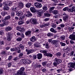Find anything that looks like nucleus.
I'll return each instance as SVG.
<instances>
[{
    "mask_svg": "<svg viewBox=\"0 0 75 75\" xmlns=\"http://www.w3.org/2000/svg\"><path fill=\"white\" fill-rule=\"evenodd\" d=\"M11 18V16L10 15L7 16H6L4 20V25H8L9 23V22L7 20H10Z\"/></svg>",
    "mask_w": 75,
    "mask_h": 75,
    "instance_id": "1",
    "label": "nucleus"
},
{
    "mask_svg": "<svg viewBox=\"0 0 75 75\" xmlns=\"http://www.w3.org/2000/svg\"><path fill=\"white\" fill-rule=\"evenodd\" d=\"M18 10V8L15 7V6H14L12 10L11 13V16L12 17H14L15 13H16V11Z\"/></svg>",
    "mask_w": 75,
    "mask_h": 75,
    "instance_id": "2",
    "label": "nucleus"
},
{
    "mask_svg": "<svg viewBox=\"0 0 75 75\" xmlns=\"http://www.w3.org/2000/svg\"><path fill=\"white\" fill-rule=\"evenodd\" d=\"M63 16H63V19L65 22H67L68 20V18H69V16L66 14L65 13H64L63 14Z\"/></svg>",
    "mask_w": 75,
    "mask_h": 75,
    "instance_id": "3",
    "label": "nucleus"
},
{
    "mask_svg": "<svg viewBox=\"0 0 75 75\" xmlns=\"http://www.w3.org/2000/svg\"><path fill=\"white\" fill-rule=\"evenodd\" d=\"M34 5L37 8H41L42 7L41 4L37 2L35 3Z\"/></svg>",
    "mask_w": 75,
    "mask_h": 75,
    "instance_id": "4",
    "label": "nucleus"
},
{
    "mask_svg": "<svg viewBox=\"0 0 75 75\" xmlns=\"http://www.w3.org/2000/svg\"><path fill=\"white\" fill-rule=\"evenodd\" d=\"M30 21L32 24L35 25L37 24V21L36 19H34L33 18H31L30 20Z\"/></svg>",
    "mask_w": 75,
    "mask_h": 75,
    "instance_id": "5",
    "label": "nucleus"
},
{
    "mask_svg": "<svg viewBox=\"0 0 75 75\" xmlns=\"http://www.w3.org/2000/svg\"><path fill=\"white\" fill-rule=\"evenodd\" d=\"M54 62H56L58 64H60L62 62V60L59 59H57V58H56L54 59Z\"/></svg>",
    "mask_w": 75,
    "mask_h": 75,
    "instance_id": "6",
    "label": "nucleus"
},
{
    "mask_svg": "<svg viewBox=\"0 0 75 75\" xmlns=\"http://www.w3.org/2000/svg\"><path fill=\"white\" fill-rule=\"evenodd\" d=\"M68 67H71L75 69V66L74 63H69L68 64Z\"/></svg>",
    "mask_w": 75,
    "mask_h": 75,
    "instance_id": "7",
    "label": "nucleus"
},
{
    "mask_svg": "<svg viewBox=\"0 0 75 75\" xmlns=\"http://www.w3.org/2000/svg\"><path fill=\"white\" fill-rule=\"evenodd\" d=\"M23 7H24V4H23V3L21 2H20L19 4V10H21L22 8H23Z\"/></svg>",
    "mask_w": 75,
    "mask_h": 75,
    "instance_id": "8",
    "label": "nucleus"
},
{
    "mask_svg": "<svg viewBox=\"0 0 75 75\" xmlns=\"http://www.w3.org/2000/svg\"><path fill=\"white\" fill-rule=\"evenodd\" d=\"M26 52H28L27 53L28 55H29L30 54H31V53H33V51L32 50H30L28 49H26Z\"/></svg>",
    "mask_w": 75,
    "mask_h": 75,
    "instance_id": "9",
    "label": "nucleus"
},
{
    "mask_svg": "<svg viewBox=\"0 0 75 75\" xmlns=\"http://www.w3.org/2000/svg\"><path fill=\"white\" fill-rule=\"evenodd\" d=\"M69 38L72 40H75V35H71L69 37Z\"/></svg>",
    "mask_w": 75,
    "mask_h": 75,
    "instance_id": "10",
    "label": "nucleus"
},
{
    "mask_svg": "<svg viewBox=\"0 0 75 75\" xmlns=\"http://www.w3.org/2000/svg\"><path fill=\"white\" fill-rule=\"evenodd\" d=\"M42 55L41 53L38 54H37V57L39 59H40L42 58Z\"/></svg>",
    "mask_w": 75,
    "mask_h": 75,
    "instance_id": "11",
    "label": "nucleus"
},
{
    "mask_svg": "<svg viewBox=\"0 0 75 75\" xmlns=\"http://www.w3.org/2000/svg\"><path fill=\"white\" fill-rule=\"evenodd\" d=\"M31 11L33 13H35L36 12V10L35 9V8L34 7H31L30 8Z\"/></svg>",
    "mask_w": 75,
    "mask_h": 75,
    "instance_id": "12",
    "label": "nucleus"
},
{
    "mask_svg": "<svg viewBox=\"0 0 75 75\" xmlns=\"http://www.w3.org/2000/svg\"><path fill=\"white\" fill-rule=\"evenodd\" d=\"M25 34L26 36H28V37H30L31 35V32L30 31L27 32Z\"/></svg>",
    "mask_w": 75,
    "mask_h": 75,
    "instance_id": "13",
    "label": "nucleus"
},
{
    "mask_svg": "<svg viewBox=\"0 0 75 75\" xmlns=\"http://www.w3.org/2000/svg\"><path fill=\"white\" fill-rule=\"evenodd\" d=\"M8 36L7 38V40L8 41H11V38L10 37V33H8Z\"/></svg>",
    "mask_w": 75,
    "mask_h": 75,
    "instance_id": "14",
    "label": "nucleus"
},
{
    "mask_svg": "<svg viewBox=\"0 0 75 75\" xmlns=\"http://www.w3.org/2000/svg\"><path fill=\"white\" fill-rule=\"evenodd\" d=\"M11 29H12V28L10 26H8L6 28L5 30L7 31H11Z\"/></svg>",
    "mask_w": 75,
    "mask_h": 75,
    "instance_id": "15",
    "label": "nucleus"
},
{
    "mask_svg": "<svg viewBox=\"0 0 75 75\" xmlns=\"http://www.w3.org/2000/svg\"><path fill=\"white\" fill-rule=\"evenodd\" d=\"M32 14L30 12V11L28 12V14L25 15V16L26 17H30V16H32Z\"/></svg>",
    "mask_w": 75,
    "mask_h": 75,
    "instance_id": "16",
    "label": "nucleus"
},
{
    "mask_svg": "<svg viewBox=\"0 0 75 75\" xmlns=\"http://www.w3.org/2000/svg\"><path fill=\"white\" fill-rule=\"evenodd\" d=\"M32 4L30 3L27 4L25 5V6L27 8H30Z\"/></svg>",
    "mask_w": 75,
    "mask_h": 75,
    "instance_id": "17",
    "label": "nucleus"
},
{
    "mask_svg": "<svg viewBox=\"0 0 75 75\" xmlns=\"http://www.w3.org/2000/svg\"><path fill=\"white\" fill-rule=\"evenodd\" d=\"M45 56H47V57H52L53 56V55L52 54L49 53L47 54H45Z\"/></svg>",
    "mask_w": 75,
    "mask_h": 75,
    "instance_id": "18",
    "label": "nucleus"
},
{
    "mask_svg": "<svg viewBox=\"0 0 75 75\" xmlns=\"http://www.w3.org/2000/svg\"><path fill=\"white\" fill-rule=\"evenodd\" d=\"M48 52V51L47 50H40V52H43V53H44V55H45V54H48L47 53V52Z\"/></svg>",
    "mask_w": 75,
    "mask_h": 75,
    "instance_id": "19",
    "label": "nucleus"
},
{
    "mask_svg": "<svg viewBox=\"0 0 75 75\" xmlns=\"http://www.w3.org/2000/svg\"><path fill=\"white\" fill-rule=\"evenodd\" d=\"M35 36H33L30 38V41L32 42H34V41H35Z\"/></svg>",
    "mask_w": 75,
    "mask_h": 75,
    "instance_id": "20",
    "label": "nucleus"
},
{
    "mask_svg": "<svg viewBox=\"0 0 75 75\" xmlns=\"http://www.w3.org/2000/svg\"><path fill=\"white\" fill-rule=\"evenodd\" d=\"M57 41L55 40H53L52 41V44H55L56 47H58V45H57Z\"/></svg>",
    "mask_w": 75,
    "mask_h": 75,
    "instance_id": "21",
    "label": "nucleus"
},
{
    "mask_svg": "<svg viewBox=\"0 0 75 75\" xmlns=\"http://www.w3.org/2000/svg\"><path fill=\"white\" fill-rule=\"evenodd\" d=\"M42 9L44 10V11H47L48 10V8L45 6H44L42 7Z\"/></svg>",
    "mask_w": 75,
    "mask_h": 75,
    "instance_id": "22",
    "label": "nucleus"
},
{
    "mask_svg": "<svg viewBox=\"0 0 75 75\" xmlns=\"http://www.w3.org/2000/svg\"><path fill=\"white\" fill-rule=\"evenodd\" d=\"M9 8H10L7 6H5L4 7V10H9Z\"/></svg>",
    "mask_w": 75,
    "mask_h": 75,
    "instance_id": "23",
    "label": "nucleus"
},
{
    "mask_svg": "<svg viewBox=\"0 0 75 75\" xmlns=\"http://www.w3.org/2000/svg\"><path fill=\"white\" fill-rule=\"evenodd\" d=\"M19 35L21 36V37H22V38H24V35L22 33V32L19 33Z\"/></svg>",
    "mask_w": 75,
    "mask_h": 75,
    "instance_id": "24",
    "label": "nucleus"
},
{
    "mask_svg": "<svg viewBox=\"0 0 75 75\" xmlns=\"http://www.w3.org/2000/svg\"><path fill=\"white\" fill-rule=\"evenodd\" d=\"M50 30L51 32H52L53 33H57V31H55L54 30V29L53 28H51L50 29Z\"/></svg>",
    "mask_w": 75,
    "mask_h": 75,
    "instance_id": "25",
    "label": "nucleus"
},
{
    "mask_svg": "<svg viewBox=\"0 0 75 75\" xmlns=\"http://www.w3.org/2000/svg\"><path fill=\"white\" fill-rule=\"evenodd\" d=\"M25 63H28V64H30L31 63V61L28 59H26L25 60Z\"/></svg>",
    "mask_w": 75,
    "mask_h": 75,
    "instance_id": "26",
    "label": "nucleus"
},
{
    "mask_svg": "<svg viewBox=\"0 0 75 75\" xmlns=\"http://www.w3.org/2000/svg\"><path fill=\"white\" fill-rule=\"evenodd\" d=\"M21 26H19V31L20 32H22L24 31V28H21Z\"/></svg>",
    "mask_w": 75,
    "mask_h": 75,
    "instance_id": "27",
    "label": "nucleus"
},
{
    "mask_svg": "<svg viewBox=\"0 0 75 75\" xmlns=\"http://www.w3.org/2000/svg\"><path fill=\"white\" fill-rule=\"evenodd\" d=\"M21 63L22 64H25V59H22L20 61Z\"/></svg>",
    "mask_w": 75,
    "mask_h": 75,
    "instance_id": "28",
    "label": "nucleus"
},
{
    "mask_svg": "<svg viewBox=\"0 0 75 75\" xmlns=\"http://www.w3.org/2000/svg\"><path fill=\"white\" fill-rule=\"evenodd\" d=\"M44 15H45V16H46V17H48L51 16V14L49 13H44Z\"/></svg>",
    "mask_w": 75,
    "mask_h": 75,
    "instance_id": "29",
    "label": "nucleus"
},
{
    "mask_svg": "<svg viewBox=\"0 0 75 75\" xmlns=\"http://www.w3.org/2000/svg\"><path fill=\"white\" fill-rule=\"evenodd\" d=\"M60 38L61 39V40H65V37L64 35H63L60 36Z\"/></svg>",
    "mask_w": 75,
    "mask_h": 75,
    "instance_id": "30",
    "label": "nucleus"
},
{
    "mask_svg": "<svg viewBox=\"0 0 75 75\" xmlns=\"http://www.w3.org/2000/svg\"><path fill=\"white\" fill-rule=\"evenodd\" d=\"M25 69L24 67H21L20 69V72H23V71H24Z\"/></svg>",
    "mask_w": 75,
    "mask_h": 75,
    "instance_id": "31",
    "label": "nucleus"
},
{
    "mask_svg": "<svg viewBox=\"0 0 75 75\" xmlns=\"http://www.w3.org/2000/svg\"><path fill=\"white\" fill-rule=\"evenodd\" d=\"M24 18V16H20V20H23Z\"/></svg>",
    "mask_w": 75,
    "mask_h": 75,
    "instance_id": "32",
    "label": "nucleus"
},
{
    "mask_svg": "<svg viewBox=\"0 0 75 75\" xmlns=\"http://www.w3.org/2000/svg\"><path fill=\"white\" fill-rule=\"evenodd\" d=\"M53 13L55 15L58 14V11L56 10H54L53 11Z\"/></svg>",
    "mask_w": 75,
    "mask_h": 75,
    "instance_id": "33",
    "label": "nucleus"
},
{
    "mask_svg": "<svg viewBox=\"0 0 75 75\" xmlns=\"http://www.w3.org/2000/svg\"><path fill=\"white\" fill-rule=\"evenodd\" d=\"M45 47L46 48H47V49H48L50 48V46H49V45H48V44L47 43H46L45 44Z\"/></svg>",
    "mask_w": 75,
    "mask_h": 75,
    "instance_id": "34",
    "label": "nucleus"
},
{
    "mask_svg": "<svg viewBox=\"0 0 75 75\" xmlns=\"http://www.w3.org/2000/svg\"><path fill=\"white\" fill-rule=\"evenodd\" d=\"M11 3L10 1H6L5 2V5H6L7 6H8L9 5V3Z\"/></svg>",
    "mask_w": 75,
    "mask_h": 75,
    "instance_id": "35",
    "label": "nucleus"
},
{
    "mask_svg": "<svg viewBox=\"0 0 75 75\" xmlns=\"http://www.w3.org/2000/svg\"><path fill=\"white\" fill-rule=\"evenodd\" d=\"M60 44H61V45L62 46H65V45H66V44H65V43H63L62 42H60Z\"/></svg>",
    "mask_w": 75,
    "mask_h": 75,
    "instance_id": "36",
    "label": "nucleus"
},
{
    "mask_svg": "<svg viewBox=\"0 0 75 75\" xmlns=\"http://www.w3.org/2000/svg\"><path fill=\"white\" fill-rule=\"evenodd\" d=\"M23 15V13L21 11H20L19 12V16H22Z\"/></svg>",
    "mask_w": 75,
    "mask_h": 75,
    "instance_id": "37",
    "label": "nucleus"
},
{
    "mask_svg": "<svg viewBox=\"0 0 75 75\" xmlns=\"http://www.w3.org/2000/svg\"><path fill=\"white\" fill-rule=\"evenodd\" d=\"M75 11V7L74 6H73L71 8V12L72 11Z\"/></svg>",
    "mask_w": 75,
    "mask_h": 75,
    "instance_id": "38",
    "label": "nucleus"
},
{
    "mask_svg": "<svg viewBox=\"0 0 75 75\" xmlns=\"http://www.w3.org/2000/svg\"><path fill=\"white\" fill-rule=\"evenodd\" d=\"M34 45L35 47H37V48H39V47H40V45H38L37 44H34Z\"/></svg>",
    "mask_w": 75,
    "mask_h": 75,
    "instance_id": "39",
    "label": "nucleus"
},
{
    "mask_svg": "<svg viewBox=\"0 0 75 75\" xmlns=\"http://www.w3.org/2000/svg\"><path fill=\"white\" fill-rule=\"evenodd\" d=\"M47 35L49 37H50V36H52V35H53V34L51 33H48L47 34Z\"/></svg>",
    "mask_w": 75,
    "mask_h": 75,
    "instance_id": "40",
    "label": "nucleus"
},
{
    "mask_svg": "<svg viewBox=\"0 0 75 75\" xmlns=\"http://www.w3.org/2000/svg\"><path fill=\"white\" fill-rule=\"evenodd\" d=\"M42 13L39 12L38 13V17H41L42 15Z\"/></svg>",
    "mask_w": 75,
    "mask_h": 75,
    "instance_id": "41",
    "label": "nucleus"
},
{
    "mask_svg": "<svg viewBox=\"0 0 75 75\" xmlns=\"http://www.w3.org/2000/svg\"><path fill=\"white\" fill-rule=\"evenodd\" d=\"M23 53L22 52L20 53L19 54V58H21V57H23Z\"/></svg>",
    "mask_w": 75,
    "mask_h": 75,
    "instance_id": "42",
    "label": "nucleus"
},
{
    "mask_svg": "<svg viewBox=\"0 0 75 75\" xmlns=\"http://www.w3.org/2000/svg\"><path fill=\"white\" fill-rule=\"evenodd\" d=\"M68 3L69 4H72V1L71 0H69V1L68 2Z\"/></svg>",
    "mask_w": 75,
    "mask_h": 75,
    "instance_id": "43",
    "label": "nucleus"
},
{
    "mask_svg": "<svg viewBox=\"0 0 75 75\" xmlns=\"http://www.w3.org/2000/svg\"><path fill=\"white\" fill-rule=\"evenodd\" d=\"M38 12L42 14L44 13V11H43V10H39Z\"/></svg>",
    "mask_w": 75,
    "mask_h": 75,
    "instance_id": "44",
    "label": "nucleus"
},
{
    "mask_svg": "<svg viewBox=\"0 0 75 75\" xmlns=\"http://www.w3.org/2000/svg\"><path fill=\"white\" fill-rule=\"evenodd\" d=\"M19 75H26V74L24 72H20Z\"/></svg>",
    "mask_w": 75,
    "mask_h": 75,
    "instance_id": "45",
    "label": "nucleus"
},
{
    "mask_svg": "<svg viewBox=\"0 0 75 75\" xmlns=\"http://www.w3.org/2000/svg\"><path fill=\"white\" fill-rule=\"evenodd\" d=\"M53 65L55 67H57V65H58V63H57L56 62H54L53 63Z\"/></svg>",
    "mask_w": 75,
    "mask_h": 75,
    "instance_id": "46",
    "label": "nucleus"
},
{
    "mask_svg": "<svg viewBox=\"0 0 75 75\" xmlns=\"http://www.w3.org/2000/svg\"><path fill=\"white\" fill-rule=\"evenodd\" d=\"M40 64H39L35 66V68H40L41 67Z\"/></svg>",
    "mask_w": 75,
    "mask_h": 75,
    "instance_id": "47",
    "label": "nucleus"
},
{
    "mask_svg": "<svg viewBox=\"0 0 75 75\" xmlns=\"http://www.w3.org/2000/svg\"><path fill=\"white\" fill-rule=\"evenodd\" d=\"M1 15H2L3 16H4L5 15H6V13H5V12L4 11L2 12L1 13Z\"/></svg>",
    "mask_w": 75,
    "mask_h": 75,
    "instance_id": "48",
    "label": "nucleus"
},
{
    "mask_svg": "<svg viewBox=\"0 0 75 75\" xmlns=\"http://www.w3.org/2000/svg\"><path fill=\"white\" fill-rule=\"evenodd\" d=\"M45 25V27H47V26H49L50 25V23H48L46 24H44Z\"/></svg>",
    "mask_w": 75,
    "mask_h": 75,
    "instance_id": "49",
    "label": "nucleus"
},
{
    "mask_svg": "<svg viewBox=\"0 0 75 75\" xmlns=\"http://www.w3.org/2000/svg\"><path fill=\"white\" fill-rule=\"evenodd\" d=\"M56 54V55H57V57H59L61 56V54L60 52H58Z\"/></svg>",
    "mask_w": 75,
    "mask_h": 75,
    "instance_id": "50",
    "label": "nucleus"
},
{
    "mask_svg": "<svg viewBox=\"0 0 75 75\" xmlns=\"http://www.w3.org/2000/svg\"><path fill=\"white\" fill-rule=\"evenodd\" d=\"M19 47L21 49H23V48H24V46L22 45V44L20 45Z\"/></svg>",
    "mask_w": 75,
    "mask_h": 75,
    "instance_id": "51",
    "label": "nucleus"
},
{
    "mask_svg": "<svg viewBox=\"0 0 75 75\" xmlns=\"http://www.w3.org/2000/svg\"><path fill=\"white\" fill-rule=\"evenodd\" d=\"M4 41H0V45H4Z\"/></svg>",
    "mask_w": 75,
    "mask_h": 75,
    "instance_id": "52",
    "label": "nucleus"
},
{
    "mask_svg": "<svg viewBox=\"0 0 75 75\" xmlns=\"http://www.w3.org/2000/svg\"><path fill=\"white\" fill-rule=\"evenodd\" d=\"M23 23H24V22H23V21H20L19 22V25H21Z\"/></svg>",
    "mask_w": 75,
    "mask_h": 75,
    "instance_id": "53",
    "label": "nucleus"
},
{
    "mask_svg": "<svg viewBox=\"0 0 75 75\" xmlns=\"http://www.w3.org/2000/svg\"><path fill=\"white\" fill-rule=\"evenodd\" d=\"M12 58L13 57H12V56L11 55L8 57V60H11V59H12Z\"/></svg>",
    "mask_w": 75,
    "mask_h": 75,
    "instance_id": "54",
    "label": "nucleus"
},
{
    "mask_svg": "<svg viewBox=\"0 0 75 75\" xmlns=\"http://www.w3.org/2000/svg\"><path fill=\"white\" fill-rule=\"evenodd\" d=\"M68 9V7H65L63 9V10L64 11H65L67 10Z\"/></svg>",
    "mask_w": 75,
    "mask_h": 75,
    "instance_id": "55",
    "label": "nucleus"
},
{
    "mask_svg": "<svg viewBox=\"0 0 75 75\" xmlns=\"http://www.w3.org/2000/svg\"><path fill=\"white\" fill-rule=\"evenodd\" d=\"M60 27H62V28H63L65 27V25L64 24H61L60 25Z\"/></svg>",
    "mask_w": 75,
    "mask_h": 75,
    "instance_id": "56",
    "label": "nucleus"
},
{
    "mask_svg": "<svg viewBox=\"0 0 75 75\" xmlns=\"http://www.w3.org/2000/svg\"><path fill=\"white\" fill-rule=\"evenodd\" d=\"M68 30L69 31V32H71V31H72V30L71 28H70V27L69 28Z\"/></svg>",
    "mask_w": 75,
    "mask_h": 75,
    "instance_id": "57",
    "label": "nucleus"
},
{
    "mask_svg": "<svg viewBox=\"0 0 75 75\" xmlns=\"http://www.w3.org/2000/svg\"><path fill=\"white\" fill-rule=\"evenodd\" d=\"M49 20H50L49 18H46L44 19L45 21H49Z\"/></svg>",
    "mask_w": 75,
    "mask_h": 75,
    "instance_id": "58",
    "label": "nucleus"
},
{
    "mask_svg": "<svg viewBox=\"0 0 75 75\" xmlns=\"http://www.w3.org/2000/svg\"><path fill=\"white\" fill-rule=\"evenodd\" d=\"M42 65H43L44 66H45V65H46V62H42Z\"/></svg>",
    "mask_w": 75,
    "mask_h": 75,
    "instance_id": "59",
    "label": "nucleus"
},
{
    "mask_svg": "<svg viewBox=\"0 0 75 75\" xmlns=\"http://www.w3.org/2000/svg\"><path fill=\"white\" fill-rule=\"evenodd\" d=\"M0 34L1 35H3V34H4V33H3V31L1 30L0 31Z\"/></svg>",
    "mask_w": 75,
    "mask_h": 75,
    "instance_id": "60",
    "label": "nucleus"
},
{
    "mask_svg": "<svg viewBox=\"0 0 75 75\" xmlns=\"http://www.w3.org/2000/svg\"><path fill=\"white\" fill-rule=\"evenodd\" d=\"M45 27L44 24H43L42 25H40V27L41 28H42V27Z\"/></svg>",
    "mask_w": 75,
    "mask_h": 75,
    "instance_id": "61",
    "label": "nucleus"
},
{
    "mask_svg": "<svg viewBox=\"0 0 75 75\" xmlns=\"http://www.w3.org/2000/svg\"><path fill=\"white\" fill-rule=\"evenodd\" d=\"M28 44L29 45V46H30V45H32V43L31 42H28Z\"/></svg>",
    "mask_w": 75,
    "mask_h": 75,
    "instance_id": "62",
    "label": "nucleus"
},
{
    "mask_svg": "<svg viewBox=\"0 0 75 75\" xmlns=\"http://www.w3.org/2000/svg\"><path fill=\"white\" fill-rule=\"evenodd\" d=\"M52 27H53V28H55L56 27V25L55 24H53L52 25Z\"/></svg>",
    "mask_w": 75,
    "mask_h": 75,
    "instance_id": "63",
    "label": "nucleus"
},
{
    "mask_svg": "<svg viewBox=\"0 0 75 75\" xmlns=\"http://www.w3.org/2000/svg\"><path fill=\"white\" fill-rule=\"evenodd\" d=\"M15 49H14V48H12L11 49V51H15Z\"/></svg>",
    "mask_w": 75,
    "mask_h": 75,
    "instance_id": "64",
    "label": "nucleus"
}]
</instances>
